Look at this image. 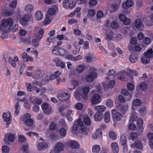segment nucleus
Here are the masks:
<instances>
[{
	"instance_id": "1",
	"label": "nucleus",
	"mask_w": 153,
	"mask_h": 153,
	"mask_svg": "<svg viewBox=\"0 0 153 153\" xmlns=\"http://www.w3.org/2000/svg\"><path fill=\"white\" fill-rule=\"evenodd\" d=\"M72 128L74 131L79 129L82 131V133L85 135L87 134L88 131L86 127L84 125L82 120L80 119L77 120L76 124H75L73 125Z\"/></svg>"
},
{
	"instance_id": "2",
	"label": "nucleus",
	"mask_w": 153,
	"mask_h": 153,
	"mask_svg": "<svg viewBox=\"0 0 153 153\" xmlns=\"http://www.w3.org/2000/svg\"><path fill=\"white\" fill-rule=\"evenodd\" d=\"M55 48L52 51V53L54 54L63 56L68 53V52L62 48L59 47Z\"/></svg>"
},
{
	"instance_id": "3",
	"label": "nucleus",
	"mask_w": 153,
	"mask_h": 153,
	"mask_svg": "<svg viewBox=\"0 0 153 153\" xmlns=\"http://www.w3.org/2000/svg\"><path fill=\"white\" fill-rule=\"evenodd\" d=\"M68 146L72 149H78L80 145L75 140H68L66 142Z\"/></svg>"
},
{
	"instance_id": "4",
	"label": "nucleus",
	"mask_w": 153,
	"mask_h": 153,
	"mask_svg": "<svg viewBox=\"0 0 153 153\" xmlns=\"http://www.w3.org/2000/svg\"><path fill=\"white\" fill-rule=\"evenodd\" d=\"M97 74L95 72H91L87 75L85 78V80L87 82H92L97 77Z\"/></svg>"
},
{
	"instance_id": "5",
	"label": "nucleus",
	"mask_w": 153,
	"mask_h": 153,
	"mask_svg": "<svg viewBox=\"0 0 153 153\" xmlns=\"http://www.w3.org/2000/svg\"><path fill=\"white\" fill-rule=\"evenodd\" d=\"M70 96V95L69 94L65 93L59 94L57 95L59 100L62 101H65L68 100Z\"/></svg>"
},
{
	"instance_id": "6",
	"label": "nucleus",
	"mask_w": 153,
	"mask_h": 153,
	"mask_svg": "<svg viewBox=\"0 0 153 153\" xmlns=\"http://www.w3.org/2000/svg\"><path fill=\"white\" fill-rule=\"evenodd\" d=\"M112 114L114 120L120 121L122 118V114L120 113L117 112L115 109H113L112 111Z\"/></svg>"
},
{
	"instance_id": "7",
	"label": "nucleus",
	"mask_w": 153,
	"mask_h": 153,
	"mask_svg": "<svg viewBox=\"0 0 153 153\" xmlns=\"http://www.w3.org/2000/svg\"><path fill=\"white\" fill-rule=\"evenodd\" d=\"M100 96L98 94H95L93 95L91 99V101L93 104H95L100 102Z\"/></svg>"
},
{
	"instance_id": "8",
	"label": "nucleus",
	"mask_w": 153,
	"mask_h": 153,
	"mask_svg": "<svg viewBox=\"0 0 153 153\" xmlns=\"http://www.w3.org/2000/svg\"><path fill=\"white\" fill-rule=\"evenodd\" d=\"M64 147V146L62 143L58 142L56 145L54 152L56 153L60 152L63 150Z\"/></svg>"
},
{
	"instance_id": "9",
	"label": "nucleus",
	"mask_w": 153,
	"mask_h": 153,
	"mask_svg": "<svg viewBox=\"0 0 153 153\" xmlns=\"http://www.w3.org/2000/svg\"><path fill=\"white\" fill-rule=\"evenodd\" d=\"M13 25V20L11 18H8L5 20L3 19L2 21V26L4 27H6L7 25L11 26Z\"/></svg>"
},
{
	"instance_id": "10",
	"label": "nucleus",
	"mask_w": 153,
	"mask_h": 153,
	"mask_svg": "<svg viewBox=\"0 0 153 153\" xmlns=\"http://www.w3.org/2000/svg\"><path fill=\"white\" fill-rule=\"evenodd\" d=\"M120 142L122 145L123 146L124 149L123 152H127V148L126 145L127 140L125 136L124 135H122L120 137Z\"/></svg>"
},
{
	"instance_id": "11",
	"label": "nucleus",
	"mask_w": 153,
	"mask_h": 153,
	"mask_svg": "<svg viewBox=\"0 0 153 153\" xmlns=\"http://www.w3.org/2000/svg\"><path fill=\"white\" fill-rule=\"evenodd\" d=\"M134 25L135 27L139 30L142 29L144 27V25L142 23L141 20L140 19H138L134 21Z\"/></svg>"
},
{
	"instance_id": "12",
	"label": "nucleus",
	"mask_w": 153,
	"mask_h": 153,
	"mask_svg": "<svg viewBox=\"0 0 153 153\" xmlns=\"http://www.w3.org/2000/svg\"><path fill=\"white\" fill-rule=\"evenodd\" d=\"M44 32L45 30L43 29H40L38 33L34 34L35 38L40 41L42 38Z\"/></svg>"
},
{
	"instance_id": "13",
	"label": "nucleus",
	"mask_w": 153,
	"mask_h": 153,
	"mask_svg": "<svg viewBox=\"0 0 153 153\" xmlns=\"http://www.w3.org/2000/svg\"><path fill=\"white\" fill-rule=\"evenodd\" d=\"M19 61V59L17 56H15L13 58L12 57H9V61L11 65L14 68L16 67V62Z\"/></svg>"
},
{
	"instance_id": "14",
	"label": "nucleus",
	"mask_w": 153,
	"mask_h": 153,
	"mask_svg": "<svg viewBox=\"0 0 153 153\" xmlns=\"http://www.w3.org/2000/svg\"><path fill=\"white\" fill-rule=\"evenodd\" d=\"M10 114L9 113L8 114L6 113H4L3 114V118L4 120L6 122V125H9L11 122Z\"/></svg>"
},
{
	"instance_id": "15",
	"label": "nucleus",
	"mask_w": 153,
	"mask_h": 153,
	"mask_svg": "<svg viewBox=\"0 0 153 153\" xmlns=\"http://www.w3.org/2000/svg\"><path fill=\"white\" fill-rule=\"evenodd\" d=\"M30 16L28 15L24 16L22 19H20V22L21 25H25L30 20Z\"/></svg>"
},
{
	"instance_id": "16",
	"label": "nucleus",
	"mask_w": 153,
	"mask_h": 153,
	"mask_svg": "<svg viewBox=\"0 0 153 153\" xmlns=\"http://www.w3.org/2000/svg\"><path fill=\"white\" fill-rule=\"evenodd\" d=\"M44 73L43 71L42 70H39L37 71V72L32 75L33 78L36 79H39L42 77Z\"/></svg>"
},
{
	"instance_id": "17",
	"label": "nucleus",
	"mask_w": 153,
	"mask_h": 153,
	"mask_svg": "<svg viewBox=\"0 0 153 153\" xmlns=\"http://www.w3.org/2000/svg\"><path fill=\"white\" fill-rule=\"evenodd\" d=\"M89 91V88L88 87H84L82 89L83 93L81 94V96L83 99L84 100L87 99V95Z\"/></svg>"
},
{
	"instance_id": "18",
	"label": "nucleus",
	"mask_w": 153,
	"mask_h": 153,
	"mask_svg": "<svg viewBox=\"0 0 153 153\" xmlns=\"http://www.w3.org/2000/svg\"><path fill=\"white\" fill-rule=\"evenodd\" d=\"M53 61L56 62V65L57 66L60 67L62 68L65 67V66L64 63L62 60H59L58 59H54Z\"/></svg>"
},
{
	"instance_id": "19",
	"label": "nucleus",
	"mask_w": 153,
	"mask_h": 153,
	"mask_svg": "<svg viewBox=\"0 0 153 153\" xmlns=\"http://www.w3.org/2000/svg\"><path fill=\"white\" fill-rule=\"evenodd\" d=\"M95 120L97 121H101L103 118V114L101 112H97L94 116Z\"/></svg>"
},
{
	"instance_id": "20",
	"label": "nucleus",
	"mask_w": 153,
	"mask_h": 153,
	"mask_svg": "<svg viewBox=\"0 0 153 153\" xmlns=\"http://www.w3.org/2000/svg\"><path fill=\"white\" fill-rule=\"evenodd\" d=\"M132 4V1L131 0H127L125 2L122 4V6L125 9H127L129 7H131Z\"/></svg>"
},
{
	"instance_id": "21",
	"label": "nucleus",
	"mask_w": 153,
	"mask_h": 153,
	"mask_svg": "<svg viewBox=\"0 0 153 153\" xmlns=\"http://www.w3.org/2000/svg\"><path fill=\"white\" fill-rule=\"evenodd\" d=\"M35 18L37 21H41L43 18V16L40 11H37L35 14Z\"/></svg>"
},
{
	"instance_id": "22",
	"label": "nucleus",
	"mask_w": 153,
	"mask_h": 153,
	"mask_svg": "<svg viewBox=\"0 0 153 153\" xmlns=\"http://www.w3.org/2000/svg\"><path fill=\"white\" fill-rule=\"evenodd\" d=\"M111 147L113 152L114 153H117L119 151L118 146L117 143H113L111 144Z\"/></svg>"
},
{
	"instance_id": "23",
	"label": "nucleus",
	"mask_w": 153,
	"mask_h": 153,
	"mask_svg": "<svg viewBox=\"0 0 153 153\" xmlns=\"http://www.w3.org/2000/svg\"><path fill=\"white\" fill-rule=\"evenodd\" d=\"M121 94L124 96H128L127 98L128 100H130L132 97V95L129 94L128 91L126 89L122 90L121 91Z\"/></svg>"
},
{
	"instance_id": "24",
	"label": "nucleus",
	"mask_w": 153,
	"mask_h": 153,
	"mask_svg": "<svg viewBox=\"0 0 153 153\" xmlns=\"http://www.w3.org/2000/svg\"><path fill=\"white\" fill-rule=\"evenodd\" d=\"M95 110L98 112L104 111L106 110V107L103 105H99L95 107Z\"/></svg>"
},
{
	"instance_id": "25",
	"label": "nucleus",
	"mask_w": 153,
	"mask_h": 153,
	"mask_svg": "<svg viewBox=\"0 0 153 153\" xmlns=\"http://www.w3.org/2000/svg\"><path fill=\"white\" fill-rule=\"evenodd\" d=\"M48 147V145L47 143L44 142H41L38 145V149L41 151L44 148H46Z\"/></svg>"
},
{
	"instance_id": "26",
	"label": "nucleus",
	"mask_w": 153,
	"mask_h": 153,
	"mask_svg": "<svg viewBox=\"0 0 153 153\" xmlns=\"http://www.w3.org/2000/svg\"><path fill=\"white\" fill-rule=\"evenodd\" d=\"M104 120L105 123H108L110 120V113L108 111L105 112L104 115Z\"/></svg>"
},
{
	"instance_id": "27",
	"label": "nucleus",
	"mask_w": 153,
	"mask_h": 153,
	"mask_svg": "<svg viewBox=\"0 0 153 153\" xmlns=\"http://www.w3.org/2000/svg\"><path fill=\"white\" fill-rule=\"evenodd\" d=\"M153 52L152 49H150L147 50V52L144 53V55L149 58L150 59V58H152L153 57Z\"/></svg>"
},
{
	"instance_id": "28",
	"label": "nucleus",
	"mask_w": 153,
	"mask_h": 153,
	"mask_svg": "<svg viewBox=\"0 0 153 153\" xmlns=\"http://www.w3.org/2000/svg\"><path fill=\"white\" fill-rule=\"evenodd\" d=\"M52 19V18L51 17V16L47 14L46 15L44 22L46 24H48L51 22Z\"/></svg>"
},
{
	"instance_id": "29",
	"label": "nucleus",
	"mask_w": 153,
	"mask_h": 153,
	"mask_svg": "<svg viewBox=\"0 0 153 153\" xmlns=\"http://www.w3.org/2000/svg\"><path fill=\"white\" fill-rule=\"evenodd\" d=\"M129 60L132 63L136 62L137 60L136 55L135 54H131L130 56Z\"/></svg>"
},
{
	"instance_id": "30",
	"label": "nucleus",
	"mask_w": 153,
	"mask_h": 153,
	"mask_svg": "<svg viewBox=\"0 0 153 153\" xmlns=\"http://www.w3.org/2000/svg\"><path fill=\"white\" fill-rule=\"evenodd\" d=\"M100 148L99 146L95 145L92 148V152L94 153H98L100 151Z\"/></svg>"
},
{
	"instance_id": "31",
	"label": "nucleus",
	"mask_w": 153,
	"mask_h": 153,
	"mask_svg": "<svg viewBox=\"0 0 153 153\" xmlns=\"http://www.w3.org/2000/svg\"><path fill=\"white\" fill-rule=\"evenodd\" d=\"M135 146L138 149H141L143 148L141 141L140 140H137L135 142Z\"/></svg>"
},
{
	"instance_id": "32",
	"label": "nucleus",
	"mask_w": 153,
	"mask_h": 153,
	"mask_svg": "<svg viewBox=\"0 0 153 153\" xmlns=\"http://www.w3.org/2000/svg\"><path fill=\"white\" fill-rule=\"evenodd\" d=\"M141 59L142 62L144 64L148 63L150 60L149 58L145 55H144V56L141 58Z\"/></svg>"
},
{
	"instance_id": "33",
	"label": "nucleus",
	"mask_w": 153,
	"mask_h": 153,
	"mask_svg": "<svg viewBox=\"0 0 153 153\" xmlns=\"http://www.w3.org/2000/svg\"><path fill=\"white\" fill-rule=\"evenodd\" d=\"M15 109L14 111V113L16 114V115H17L20 111V108H19V103L17 102L16 103V105L14 106Z\"/></svg>"
},
{
	"instance_id": "34",
	"label": "nucleus",
	"mask_w": 153,
	"mask_h": 153,
	"mask_svg": "<svg viewBox=\"0 0 153 153\" xmlns=\"http://www.w3.org/2000/svg\"><path fill=\"white\" fill-rule=\"evenodd\" d=\"M68 129H66L64 128H61L59 130V133L61 136L62 137L65 136L67 133L66 130Z\"/></svg>"
},
{
	"instance_id": "35",
	"label": "nucleus",
	"mask_w": 153,
	"mask_h": 153,
	"mask_svg": "<svg viewBox=\"0 0 153 153\" xmlns=\"http://www.w3.org/2000/svg\"><path fill=\"white\" fill-rule=\"evenodd\" d=\"M111 27L113 29H116L119 27V24L116 21L112 22L111 24Z\"/></svg>"
},
{
	"instance_id": "36",
	"label": "nucleus",
	"mask_w": 153,
	"mask_h": 153,
	"mask_svg": "<svg viewBox=\"0 0 153 153\" xmlns=\"http://www.w3.org/2000/svg\"><path fill=\"white\" fill-rule=\"evenodd\" d=\"M31 119V116L30 114H25L24 116L23 120L24 121L25 124H28L27 122V120Z\"/></svg>"
},
{
	"instance_id": "37",
	"label": "nucleus",
	"mask_w": 153,
	"mask_h": 153,
	"mask_svg": "<svg viewBox=\"0 0 153 153\" xmlns=\"http://www.w3.org/2000/svg\"><path fill=\"white\" fill-rule=\"evenodd\" d=\"M33 8V7L32 5L28 4L25 7V10L28 12H32Z\"/></svg>"
},
{
	"instance_id": "38",
	"label": "nucleus",
	"mask_w": 153,
	"mask_h": 153,
	"mask_svg": "<svg viewBox=\"0 0 153 153\" xmlns=\"http://www.w3.org/2000/svg\"><path fill=\"white\" fill-rule=\"evenodd\" d=\"M85 67L83 65H79L77 68L76 71L78 73H80L83 72L85 69Z\"/></svg>"
},
{
	"instance_id": "39",
	"label": "nucleus",
	"mask_w": 153,
	"mask_h": 153,
	"mask_svg": "<svg viewBox=\"0 0 153 153\" xmlns=\"http://www.w3.org/2000/svg\"><path fill=\"white\" fill-rule=\"evenodd\" d=\"M120 108L121 112L123 114H124L125 113L126 111L127 110L128 106V105H126L125 106L120 105Z\"/></svg>"
},
{
	"instance_id": "40",
	"label": "nucleus",
	"mask_w": 153,
	"mask_h": 153,
	"mask_svg": "<svg viewBox=\"0 0 153 153\" xmlns=\"http://www.w3.org/2000/svg\"><path fill=\"white\" fill-rule=\"evenodd\" d=\"M109 136L110 139L112 140H115L117 138V135L115 132L113 131L110 132Z\"/></svg>"
},
{
	"instance_id": "41",
	"label": "nucleus",
	"mask_w": 153,
	"mask_h": 153,
	"mask_svg": "<svg viewBox=\"0 0 153 153\" xmlns=\"http://www.w3.org/2000/svg\"><path fill=\"white\" fill-rule=\"evenodd\" d=\"M141 103V101L138 99H136L133 102V104L135 106H139Z\"/></svg>"
},
{
	"instance_id": "42",
	"label": "nucleus",
	"mask_w": 153,
	"mask_h": 153,
	"mask_svg": "<svg viewBox=\"0 0 153 153\" xmlns=\"http://www.w3.org/2000/svg\"><path fill=\"white\" fill-rule=\"evenodd\" d=\"M59 123L60 124L62 125V127L65 128L66 129L68 128L66 122L64 119H61L59 121Z\"/></svg>"
},
{
	"instance_id": "43",
	"label": "nucleus",
	"mask_w": 153,
	"mask_h": 153,
	"mask_svg": "<svg viewBox=\"0 0 153 153\" xmlns=\"http://www.w3.org/2000/svg\"><path fill=\"white\" fill-rule=\"evenodd\" d=\"M107 107L109 108L111 107L113 105V101L110 99H108L106 102Z\"/></svg>"
},
{
	"instance_id": "44",
	"label": "nucleus",
	"mask_w": 153,
	"mask_h": 153,
	"mask_svg": "<svg viewBox=\"0 0 153 153\" xmlns=\"http://www.w3.org/2000/svg\"><path fill=\"white\" fill-rule=\"evenodd\" d=\"M139 112L141 116H144L146 113V108L145 107L142 108L139 110Z\"/></svg>"
},
{
	"instance_id": "45",
	"label": "nucleus",
	"mask_w": 153,
	"mask_h": 153,
	"mask_svg": "<svg viewBox=\"0 0 153 153\" xmlns=\"http://www.w3.org/2000/svg\"><path fill=\"white\" fill-rule=\"evenodd\" d=\"M56 13V10L54 8H50L48 11V14L51 16H52L54 15Z\"/></svg>"
},
{
	"instance_id": "46",
	"label": "nucleus",
	"mask_w": 153,
	"mask_h": 153,
	"mask_svg": "<svg viewBox=\"0 0 153 153\" xmlns=\"http://www.w3.org/2000/svg\"><path fill=\"white\" fill-rule=\"evenodd\" d=\"M83 121L84 123L86 126H89L91 123V121L90 119L88 117H84Z\"/></svg>"
},
{
	"instance_id": "47",
	"label": "nucleus",
	"mask_w": 153,
	"mask_h": 153,
	"mask_svg": "<svg viewBox=\"0 0 153 153\" xmlns=\"http://www.w3.org/2000/svg\"><path fill=\"white\" fill-rule=\"evenodd\" d=\"M39 41H38L36 39L34 38L33 39L31 43L32 45L34 46H38L39 45L38 42Z\"/></svg>"
},
{
	"instance_id": "48",
	"label": "nucleus",
	"mask_w": 153,
	"mask_h": 153,
	"mask_svg": "<svg viewBox=\"0 0 153 153\" xmlns=\"http://www.w3.org/2000/svg\"><path fill=\"white\" fill-rule=\"evenodd\" d=\"M139 88L141 90H145L147 88V85L144 83L142 82L140 84Z\"/></svg>"
},
{
	"instance_id": "49",
	"label": "nucleus",
	"mask_w": 153,
	"mask_h": 153,
	"mask_svg": "<svg viewBox=\"0 0 153 153\" xmlns=\"http://www.w3.org/2000/svg\"><path fill=\"white\" fill-rule=\"evenodd\" d=\"M96 13V12L94 9H90L88 10V15L90 17L94 16Z\"/></svg>"
},
{
	"instance_id": "50",
	"label": "nucleus",
	"mask_w": 153,
	"mask_h": 153,
	"mask_svg": "<svg viewBox=\"0 0 153 153\" xmlns=\"http://www.w3.org/2000/svg\"><path fill=\"white\" fill-rule=\"evenodd\" d=\"M15 137L14 135L10 134L7 136V139L9 141L13 142L14 140Z\"/></svg>"
},
{
	"instance_id": "51",
	"label": "nucleus",
	"mask_w": 153,
	"mask_h": 153,
	"mask_svg": "<svg viewBox=\"0 0 153 153\" xmlns=\"http://www.w3.org/2000/svg\"><path fill=\"white\" fill-rule=\"evenodd\" d=\"M127 87L128 89L130 91L133 90L134 88V85L131 83H128L127 84Z\"/></svg>"
},
{
	"instance_id": "52",
	"label": "nucleus",
	"mask_w": 153,
	"mask_h": 153,
	"mask_svg": "<svg viewBox=\"0 0 153 153\" xmlns=\"http://www.w3.org/2000/svg\"><path fill=\"white\" fill-rule=\"evenodd\" d=\"M2 151L3 153H7L9 152V148L6 146H4L2 147Z\"/></svg>"
},
{
	"instance_id": "53",
	"label": "nucleus",
	"mask_w": 153,
	"mask_h": 153,
	"mask_svg": "<svg viewBox=\"0 0 153 153\" xmlns=\"http://www.w3.org/2000/svg\"><path fill=\"white\" fill-rule=\"evenodd\" d=\"M75 6V3L73 1L71 0L70 2L68 4V9L69 8L71 9H72Z\"/></svg>"
},
{
	"instance_id": "54",
	"label": "nucleus",
	"mask_w": 153,
	"mask_h": 153,
	"mask_svg": "<svg viewBox=\"0 0 153 153\" xmlns=\"http://www.w3.org/2000/svg\"><path fill=\"white\" fill-rule=\"evenodd\" d=\"M111 7L113 11L114 12H116L119 8V6L116 4H114L111 5Z\"/></svg>"
},
{
	"instance_id": "55",
	"label": "nucleus",
	"mask_w": 153,
	"mask_h": 153,
	"mask_svg": "<svg viewBox=\"0 0 153 153\" xmlns=\"http://www.w3.org/2000/svg\"><path fill=\"white\" fill-rule=\"evenodd\" d=\"M49 107V105L47 102H43L42 105V108L44 110H47Z\"/></svg>"
},
{
	"instance_id": "56",
	"label": "nucleus",
	"mask_w": 153,
	"mask_h": 153,
	"mask_svg": "<svg viewBox=\"0 0 153 153\" xmlns=\"http://www.w3.org/2000/svg\"><path fill=\"white\" fill-rule=\"evenodd\" d=\"M125 25H128L131 22L130 19L128 18H127L126 17L125 18V19L122 22Z\"/></svg>"
},
{
	"instance_id": "57",
	"label": "nucleus",
	"mask_w": 153,
	"mask_h": 153,
	"mask_svg": "<svg viewBox=\"0 0 153 153\" xmlns=\"http://www.w3.org/2000/svg\"><path fill=\"white\" fill-rule=\"evenodd\" d=\"M71 85L73 86L74 87H76L79 85V82L76 80L74 79L71 80Z\"/></svg>"
},
{
	"instance_id": "58",
	"label": "nucleus",
	"mask_w": 153,
	"mask_h": 153,
	"mask_svg": "<svg viewBox=\"0 0 153 153\" xmlns=\"http://www.w3.org/2000/svg\"><path fill=\"white\" fill-rule=\"evenodd\" d=\"M115 84V82L114 81L111 80L108 82V86L109 88H112L114 87Z\"/></svg>"
},
{
	"instance_id": "59",
	"label": "nucleus",
	"mask_w": 153,
	"mask_h": 153,
	"mask_svg": "<svg viewBox=\"0 0 153 153\" xmlns=\"http://www.w3.org/2000/svg\"><path fill=\"white\" fill-rule=\"evenodd\" d=\"M137 123L138 126H142L143 124V121L141 118L138 119L137 120Z\"/></svg>"
},
{
	"instance_id": "60",
	"label": "nucleus",
	"mask_w": 153,
	"mask_h": 153,
	"mask_svg": "<svg viewBox=\"0 0 153 153\" xmlns=\"http://www.w3.org/2000/svg\"><path fill=\"white\" fill-rule=\"evenodd\" d=\"M135 50L137 51H140L142 50V48L140 47V45L139 44H136L134 46Z\"/></svg>"
},
{
	"instance_id": "61",
	"label": "nucleus",
	"mask_w": 153,
	"mask_h": 153,
	"mask_svg": "<svg viewBox=\"0 0 153 153\" xmlns=\"http://www.w3.org/2000/svg\"><path fill=\"white\" fill-rule=\"evenodd\" d=\"M106 36H107V39L108 40H110L112 39L113 37V34L111 32H109V33L106 34Z\"/></svg>"
},
{
	"instance_id": "62",
	"label": "nucleus",
	"mask_w": 153,
	"mask_h": 153,
	"mask_svg": "<svg viewBox=\"0 0 153 153\" xmlns=\"http://www.w3.org/2000/svg\"><path fill=\"white\" fill-rule=\"evenodd\" d=\"M70 0H64L63 2V5L64 8L68 9V4L69 3Z\"/></svg>"
},
{
	"instance_id": "63",
	"label": "nucleus",
	"mask_w": 153,
	"mask_h": 153,
	"mask_svg": "<svg viewBox=\"0 0 153 153\" xmlns=\"http://www.w3.org/2000/svg\"><path fill=\"white\" fill-rule=\"evenodd\" d=\"M29 146L28 145H25L22 146L21 148V149L22 150L23 152H27L28 151Z\"/></svg>"
},
{
	"instance_id": "64",
	"label": "nucleus",
	"mask_w": 153,
	"mask_h": 153,
	"mask_svg": "<svg viewBox=\"0 0 153 153\" xmlns=\"http://www.w3.org/2000/svg\"><path fill=\"white\" fill-rule=\"evenodd\" d=\"M138 136V134L135 132L132 133L131 135V137L133 140L137 139Z\"/></svg>"
}]
</instances>
